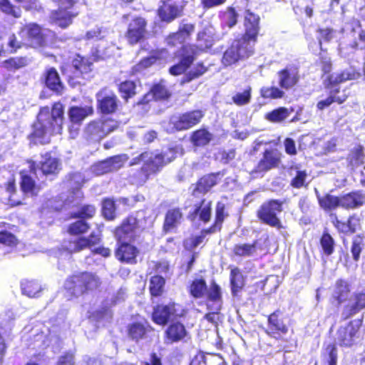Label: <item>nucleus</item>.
Instances as JSON below:
<instances>
[{
    "label": "nucleus",
    "instance_id": "50",
    "mask_svg": "<svg viewBox=\"0 0 365 365\" xmlns=\"http://www.w3.org/2000/svg\"><path fill=\"white\" fill-rule=\"evenodd\" d=\"M96 213V207L92 204H83L78 207L75 212L70 213V219H79L84 221L93 218Z\"/></svg>",
    "mask_w": 365,
    "mask_h": 365
},
{
    "label": "nucleus",
    "instance_id": "14",
    "mask_svg": "<svg viewBox=\"0 0 365 365\" xmlns=\"http://www.w3.org/2000/svg\"><path fill=\"white\" fill-rule=\"evenodd\" d=\"M92 65L88 58L77 55L72 61V66L62 68L61 73L66 76L69 84L75 86L80 83L78 78H82L83 74L91 71Z\"/></svg>",
    "mask_w": 365,
    "mask_h": 365
},
{
    "label": "nucleus",
    "instance_id": "35",
    "mask_svg": "<svg viewBox=\"0 0 365 365\" xmlns=\"http://www.w3.org/2000/svg\"><path fill=\"white\" fill-rule=\"evenodd\" d=\"M183 217L182 212L180 207L169 209L165 215L163 232L168 234L172 232L180 225Z\"/></svg>",
    "mask_w": 365,
    "mask_h": 365
},
{
    "label": "nucleus",
    "instance_id": "12",
    "mask_svg": "<svg viewBox=\"0 0 365 365\" xmlns=\"http://www.w3.org/2000/svg\"><path fill=\"white\" fill-rule=\"evenodd\" d=\"M18 35L25 47H43L46 44V37L43 28L36 23L22 25L18 31Z\"/></svg>",
    "mask_w": 365,
    "mask_h": 365
},
{
    "label": "nucleus",
    "instance_id": "16",
    "mask_svg": "<svg viewBox=\"0 0 365 365\" xmlns=\"http://www.w3.org/2000/svg\"><path fill=\"white\" fill-rule=\"evenodd\" d=\"M117 126L110 118L98 119L88 123L85 129L86 138L93 142H100Z\"/></svg>",
    "mask_w": 365,
    "mask_h": 365
},
{
    "label": "nucleus",
    "instance_id": "6",
    "mask_svg": "<svg viewBox=\"0 0 365 365\" xmlns=\"http://www.w3.org/2000/svg\"><path fill=\"white\" fill-rule=\"evenodd\" d=\"M77 220L70 223L66 228L69 235L77 237L67 241L66 250L70 253H78L91 249L101 241V236L95 232H92L88 237L83 236L90 230V224L86 221Z\"/></svg>",
    "mask_w": 365,
    "mask_h": 365
},
{
    "label": "nucleus",
    "instance_id": "4",
    "mask_svg": "<svg viewBox=\"0 0 365 365\" xmlns=\"http://www.w3.org/2000/svg\"><path fill=\"white\" fill-rule=\"evenodd\" d=\"M331 63L330 61H322L321 62V70L324 74H329L323 82L325 89L328 91V96L317 103V108L323 110L329 108L331 104L336 103L339 105L344 103L348 98L347 95L338 96L340 92L339 84L349 80H353L359 76V73L341 71L334 75L330 74L331 71Z\"/></svg>",
    "mask_w": 365,
    "mask_h": 365
},
{
    "label": "nucleus",
    "instance_id": "13",
    "mask_svg": "<svg viewBox=\"0 0 365 365\" xmlns=\"http://www.w3.org/2000/svg\"><path fill=\"white\" fill-rule=\"evenodd\" d=\"M148 34V21L140 16L135 15L128 21L125 32V38L128 43L134 46L145 41Z\"/></svg>",
    "mask_w": 365,
    "mask_h": 365
},
{
    "label": "nucleus",
    "instance_id": "10",
    "mask_svg": "<svg viewBox=\"0 0 365 365\" xmlns=\"http://www.w3.org/2000/svg\"><path fill=\"white\" fill-rule=\"evenodd\" d=\"M282 158L283 154L277 148L264 149L261 158L250 171V175L254 178H262L271 170L279 168Z\"/></svg>",
    "mask_w": 365,
    "mask_h": 365
},
{
    "label": "nucleus",
    "instance_id": "7",
    "mask_svg": "<svg viewBox=\"0 0 365 365\" xmlns=\"http://www.w3.org/2000/svg\"><path fill=\"white\" fill-rule=\"evenodd\" d=\"M147 221L148 217L140 212L129 214L113 230L115 240L135 241L146 230Z\"/></svg>",
    "mask_w": 365,
    "mask_h": 365
},
{
    "label": "nucleus",
    "instance_id": "57",
    "mask_svg": "<svg viewBox=\"0 0 365 365\" xmlns=\"http://www.w3.org/2000/svg\"><path fill=\"white\" fill-rule=\"evenodd\" d=\"M116 205L113 199L106 197L102 200V215L107 220H113L115 217Z\"/></svg>",
    "mask_w": 365,
    "mask_h": 365
},
{
    "label": "nucleus",
    "instance_id": "56",
    "mask_svg": "<svg viewBox=\"0 0 365 365\" xmlns=\"http://www.w3.org/2000/svg\"><path fill=\"white\" fill-rule=\"evenodd\" d=\"M5 189L6 191L9 194L8 197V204L14 207L16 206L21 205L23 204L21 200H15L14 198V195L16 193V178L13 175L8 181L5 183Z\"/></svg>",
    "mask_w": 365,
    "mask_h": 365
},
{
    "label": "nucleus",
    "instance_id": "43",
    "mask_svg": "<svg viewBox=\"0 0 365 365\" xmlns=\"http://www.w3.org/2000/svg\"><path fill=\"white\" fill-rule=\"evenodd\" d=\"M117 90L125 103H128L130 98L135 97L138 93L136 83L132 80H125L120 82L117 84Z\"/></svg>",
    "mask_w": 365,
    "mask_h": 365
},
{
    "label": "nucleus",
    "instance_id": "51",
    "mask_svg": "<svg viewBox=\"0 0 365 365\" xmlns=\"http://www.w3.org/2000/svg\"><path fill=\"white\" fill-rule=\"evenodd\" d=\"M208 71V67L202 61L197 62L193 69L188 71L180 80V85L188 83L200 78Z\"/></svg>",
    "mask_w": 365,
    "mask_h": 365
},
{
    "label": "nucleus",
    "instance_id": "27",
    "mask_svg": "<svg viewBox=\"0 0 365 365\" xmlns=\"http://www.w3.org/2000/svg\"><path fill=\"white\" fill-rule=\"evenodd\" d=\"M212 201H207L205 198L201 199L194 205V208L190 211L187 217L190 220L197 219L199 221L207 224L210 221L212 217Z\"/></svg>",
    "mask_w": 365,
    "mask_h": 365
},
{
    "label": "nucleus",
    "instance_id": "9",
    "mask_svg": "<svg viewBox=\"0 0 365 365\" xmlns=\"http://www.w3.org/2000/svg\"><path fill=\"white\" fill-rule=\"evenodd\" d=\"M284 202L270 199L264 202L256 212V216L263 224L278 230L283 227L278 215L283 211Z\"/></svg>",
    "mask_w": 365,
    "mask_h": 365
},
{
    "label": "nucleus",
    "instance_id": "18",
    "mask_svg": "<svg viewBox=\"0 0 365 365\" xmlns=\"http://www.w3.org/2000/svg\"><path fill=\"white\" fill-rule=\"evenodd\" d=\"M363 319L349 321L346 325L341 326L337 330V341L341 346H351L356 339L359 338L360 329Z\"/></svg>",
    "mask_w": 365,
    "mask_h": 365
},
{
    "label": "nucleus",
    "instance_id": "5",
    "mask_svg": "<svg viewBox=\"0 0 365 365\" xmlns=\"http://www.w3.org/2000/svg\"><path fill=\"white\" fill-rule=\"evenodd\" d=\"M101 284V278L94 272H75L66 277L63 289L68 299L72 300L99 290Z\"/></svg>",
    "mask_w": 365,
    "mask_h": 365
},
{
    "label": "nucleus",
    "instance_id": "38",
    "mask_svg": "<svg viewBox=\"0 0 365 365\" xmlns=\"http://www.w3.org/2000/svg\"><path fill=\"white\" fill-rule=\"evenodd\" d=\"M118 103L117 96L111 93L97 99V108L102 114H112L118 110Z\"/></svg>",
    "mask_w": 365,
    "mask_h": 365
},
{
    "label": "nucleus",
    "instance_id": "64",
    "mask_svg": "<svg viewBox=\"0 0 365 365\" xmlns=\"http://www.w3.org/2000/svg\"><path fill=\"white\" fill-rule=\"evenodd\" d=\"M308 174L305 170H297L295 176L291 180L289 185L295 189L307 187L308 183L306 182Z\"/></svg>",
    "mask_w": 365,
    "mask_h": 365
},
{
    "label": "nucleus",
    "instance_id": "32",
    "mask_svg": "<svg viewBox=\"0 0 365 365\" xmlns=\"http://www.w3.org/2000/svg\"><path fill=\"white\" fill-rule=\"evenodd\" d=\"M42 81L50 91L54 92L57 95L62 94L64 86L61 81L59 74L55 68L51 67L44 71L42 76Z\"/></svg>",
    "mask_w": 365,
    "mask_h": 365
},
{
    "label": "nucleus",
    "instance_id": "62",
    "mask_svg": "<svg viewBox=\"0 0 365 365\" xmlns=\"http://www.w3.org/2000/svg\"><path fill=\"white\" fill-rule=\"evenodd\" d=\"M207 228L202 229L199 235L192 237L190 242H183L184 248L187 251H192L194 248L200 245L205 240L206 235L212 234V232H207Z\"/></svg>",
    "mask_w": 365,
    "mask_h": 365
},
{
    "label": "nucleus",
    "instance_id": "36",
    "mask_svg": "<svg viewBox=\"0 0 365 365\" xmlns=\"http://www.w3.org/2000/svg\"><path fill=\"white\" fill-rule=\"evenodd\" d=\"M279 85L281 88L289 90L292 88L299 81V72L296 70L286 67L278 71Z\"/></svg>",
    "mask_w": 365,
    "mask_h": 365
},
{
    "label": "nucleus",
    "instance_id": "21",
    "mask_svg": "<svg viewBox=\"0 0 365 365\" xmlns=\"http://www.w3.org/2000/svg\"><path fill=\"white\" fill-rule=\"evenodd\" d=\"M42 160L37 164V168L43 176L49 180L56 179L62 170V163L59 158L53 157L51 152L41 154Z\"/></svg>",
    "mask_w": 365,
    "mask_h": 365
},
{
    "label": "nucleus",
    "instance_id": "11",
    "mask_svg": "<svg viewBox=\"0 0 365 365\" xmlns=\"http://www.w3.org/2000/svg\"><path fill=\"white\" fill-rule=\"evenodd\" d=\"M289 324L286 322L282 312L277 309L267 316V326L264 333L277 341L287 342Z\"/></svg>",
    "mask_w": 365,
    "mask_h": 365
},
{
    "label": "nucleus",
    "instance_id": "53",
    "mask_svg": "<svg viewBox=\"0 0 365 365\" xmlns=\"http://www.w3.org/2000/svg\"><path fill=\"white\" fill-rule=\"evenodd\" d=\"M319 245L322 247L321 254L326 256L331 255L335 250V241L333 237L327 231L324 230L320 238Z\"/></svg>",
    "mask_w": 365,
    "mask_h": 365
},
{
    "label": "nucleus",
    "instance_id": "19",
    "mask_svg": "<svg viewBox=\"0 0 365 365\" xmlns=\"http://www.w3.org/2000/svg\"><path fill=\"white\" fill-rule=\"evenodd\" d=\"M197 56V53L193 45L181 46L178 55L180 61L170 67L169 73L175 76L185 73L193 63Z\"/></svg>",
    "mask_w": 365,
    "mask_h": 365
},
{
    "label": "nucleus",
    "instance_id": "41",
    "mask_svg": "<svg viewBox=\"0 0 365 365\" xmlns=\"http://www.w3.org/2000/svg\"><path fill=\"white\" fill-rule=\"evenodd\" d=\"M246 277L244 276L241 270L237 267H232L230 273V284L231 293L233 297H236L245 287Z\"/></svg>",
    "mask_w": 365,
    "mask_h": 365
},
{
    "label": "nucleus",
    "instance_id": "52",
    "mask_svg": "<svg viewBox=\"0 0 365 365\" xmlns=\"http://www.w3.org/2000/svg\"><path fill=\"white\" fill-rule=\"evenodd\" d=\"M294 111V108H291L290 110L285 107H279L274 109L264 115V118L267 120L277 123H281L287 119L290 113Z\"/></svg>",
    "mask_w": 365,
    "mask_h": 365
},
{
    "label": "nucleus",
    "instance_id": "42",
    "mask_svg": "<svg viewBox=\"0 0 365 365\" xmlns=\"http://www.w3.org/2000/svg\"><path fill=\"white\" fill-rule=\"evenodd\" d=\"M165 279L160 274H154L149 279L148 290L151 298L162 297L165 292Z\"/></svg>",
    "mask_w": 365,
    "mask_h": 365
},
{
    "label": "nucleus",
    "instance_id": "25",
    "mask_svg": "<svg viewBox=\"0 0 365 365\" xmlns=\"http://www.w3.org/2000/svg\"><path fill=\"white\" fill-rule=\"evenodd\" d=\"M78 15V12L71 8L58 6V9L51 11L49 21L61 29H66L72 24L73 19Z\"/></svg>",
    "mask_w": 365,
    "mask_h": 365
},
{
    "label": "nucleus",
    "instance_id": "23",
    "mask_svg": "<svg viewBox=\"0 0 365 365\" xmlns=\"http://www.w3.org/2000/svg\"><path fill=\"white\" fill-rule=\"evenodd\" d=\"M221 175H222L220 172L202 175L195 183L192 184L191 195L197 197L200 195H206L219 183Z\"/></svg>",
    "mask_w": 365,
    "mask_h": 365
},
{
    "label": "nucleus",
    "instance_id": "45",
    "mask_svg": "<svg viewBox=\"0 0 365 365\" xmlns=\"http://www.w3.org/2000/svg\"><path fill=\"white\" fill-rule=\"evenodd\" d=\"M319 207L324 211H332L341 207V196L326 193L323 195H317Z\"/></svg>",
    "mask_w": 365,
    "mask_h": 365
},
{
    "label": "nucleus",
    "instance_id": "47",
    "mask_svg": "<svg viewBox=\"0 0 365 365\" xmlns=\"http://www.w3.org/2000/svg\"><path fill=\"white\" fill-rule=\"evenodd\" d=\"M364 147L361 144L356 145L351 148L346 157L347 163L351 167H357L364 163Z\"/></svg>",
    "mask_w": 365,
    "mask_h": 365
},
{
    "label": "nucleus",
    "instance_id": "22",
    "mask_svg": "<svg viewBox=\"0 0 365 365\" xmlns=\"http://www.w3.org/2000/svg\"><path fill=\"white\" fill-rule=\"evenodd\" d=\"M177 304L170 302L167 304H158L155 305L151 314L152 321L160 326H165L179 316L176 309Z\"/></svg>",
    "mask_w": 365,
    "mask_h": 365
},
{
    "label": "nucleus",
    "instance_id": "2",
    "mask_svg": "<svg viewBox=\"0 0 365 365\" xmlns=\"http://www.w3.org/2000/svg\"><path fill=\"white\" fill-rule=\"evenodd\" d=\"M64 120V106L60 102H54L51 109L48 106L41 107L37 118L32 125V131L29 134L30 144H46L47 134L54 135L61 134Z\"/></svg>",
    "mask_w": 365,
    "mask_h": 365
},
{
    "label": "nucleus",
    "instance_id": "34",
    "mask_svg": "<svg viewBox=\"0 0 365 365\" xmlns=\"http://www.w3.org/2000/svg\"><path fill=\"white\" fill-rule=\"evenodd\" d=\"M163 51L164 50L154 51L151 55L141 58L136 64L131 67L129 75L135 76L162 60Z\"/></svg>",
    "mask_w": 365,
    "mask_h": 365
},
{
    "label": "nucleus",
    "instance_id": "33",
    "mask_svg": "<svg viewBox=\"0 0 365 365\" xmlns=\"http://www.w3.org/2000/svg\"><path fill=\"white\" fill-rule=\"evenodd\" d=\"M214 140V135L206 126H201L191 132L190 142L194 148H205Z\"/></svg>",
    "mask_w": 365,
    "mask_h": 365
},
{
    "label": "nucleus",
    "instance_id": "61",
    "mask_svg": "<svg viewBox=\"0 0 365 365\" xmlns=\"http://www.w3.org/2000/svg\"><path fill=\"white\" fill-rule=\"evenodd\" d=\"M196 40L200 50L210 49L213 46V38L206 29H202L197 33Z\"/></svg>",
    "mask_w": 365,
    "mask_h": 365
},
{
    "label": "nucleus",
    "instance_id": "30",
    "mask_svg": "<svg viewBox=\"0 0 365 365\" xmlns=\"http://www.w3.org/2000/svg\"><path fill=\"white\" fill-rule=\"evenodd\" d=\"M365 309V292H356L352 302L346 304L341 312V318L346 320Z\"/></svg>",
    "mask_w": 365,
    "mask_h": 365
},
{
    "label": "nucleus",
    "instance_id": "20",
    "mask_svg": "<svg viewBox=\"0 0 365 365\" xmlns=\"http://www.w3.org/2000/svg\"><path fill=\"white\" fill-rule=\"evenodd\" d=\"M173 93L166 85L165 79H160L158 82L154 83L150 90L145 93L136 103L137 105H146L151 101H167Z\"/></svg>",
    "mask_w": 365,
    "mask_h": 365
},
{
    "label": "nucleus",
    "instance_id": "40",
    "mask_svg": "<svg viewBox=\"0 0 365 365\" xmlns=\"http://www.w3.org/2000/svg\"><path fill=\"white\" fill-rule=\"evenodd\" d=\"M93 112L92 106H86L84 107L73 106L69 108L68 115L69 120L73 124L80 125L86 118L93 115Z\"/></svg>",
    "mask_w": 365,
    "mask_h": 365
},
{
    "label": "nucleus",
    "instance_id": "46",
    "mask_svg": "<svg viewBox=\"0 0 365 365\" xmlns=\"http://www.w3.org/2000/svg\"><path fill=\"white\" fill-rule=\"evenodd\" d=\"M257 240H254L252 243H239L235 244L232 247V254L237 257H250L253 256L257 250Z\"/></svg>",
    "mask_w": 365,
    "mask_h": 365
},
{
    "label": "nucleus",
    "instance_id": "44",
    "mask_svg": "<svg viewBox=\"0 0 365 365\" xmlns=\"http://www.w3.org/2000/svg\"><path fill=\"white\" fill-rule=\"evenodd\" d=\"M228 216L226 212L225 205L222 202H217L215 206V220L213 223L207 227V232H220L222 230V224L225 218Z\"/></svg>",
    "mask_w": 365,
    "mask_h": 365
},
{
    "label": "nucleus",
    "instance_id": "15",
    "mask_svg": "<svg viewBox=\"0 0 365 365\" xmlns=\"http://www.w3.org/2000/svg\"><path fill=\"white\" fill-rule=\"evenodd\" d=\"M29 170H21L19 173L20 176L19 186L22 193L26 195L36 196L41 190V185L36 182L31 174H36L37 163L32 159H27Z\"/></svg>",
    "mask_w": 365,
    "mask_h": 365
},
{
    "label": "nucleus",
    "instance_id": "28",
    "mask_svg": "<svg viewBox=\"0 0 365 365\" xmlns=\"http://www.w3.org/2000/svg\"><path fill=\"white\" fill-rule=\"evenodd\" d=\"M341 196V207L345 210L359 209L365 205V193L361 190H355Z\"/></svg>",
    "mask_w": 365,
    "mask_h": 365
},
{
    "label": "nucleus",
    "instance_id": "59",
    "mask_svg": "<svg viewBox=\"0 0 365 365\" xmlns=\"http://www.w3.org/2000/svg\"><path fill=\"white\" fill-rule=\"evenodd\" d=\"M364 248L363 237L360 235H355L352 240L350 247V252L353 260L356 263L359 261L361 254Z\"/></svg>",
    "mask_w": 365,
    "mask_h": 365
},
{
    "label": "nucleus",
    "instance_id": "48",
    "mask_svg": "<svg viewBox=\"0 0 365 365\" xmlns=\"http://www.w3.org/2000/svg\"><path fill=\"white\" fill-rule=\"evenodd\" d=\"M207 291V282L202 277L194 279L188 287V292L194 299H201L204 297Z\"/></svg>",
    "mask_w": 365,
    "mask_h": 365
},
{
    "label": "nucleus",
    "instance_id": "17",
    "mask_svg": "<svg viewBox=\"0 0 365 365\" xmlns=\"http://www.w3.org/2000/svg\"><path fill=\"white\" fill-rule=\"evenodd\" d=\"M114 249L115 259L122 264H135L140 254V249L133 244L135 241L127 240H115Z\"/></svg>",
    "mask_w": 365,
    "mask_h": 365
},
{
    "label": "nucleus",
    "instance_id": "49",
    "mask_svg": "<svg viewBox=\"0 0 365 365\" xmlns=\"http://www.w3.org/2000/svg\"><path fill=\"white\" fill-rule=\"evenodd\" d=\"M21 289L24 295L33 298L38 297L43 289L37 280L26 279L21 282Z\"/></svg>",
    "mask_w": 365,
    "mask_h": 365
},
{
    "label": "nucleus",
    "instance_id": "29",
    "mask_svg": "<svg viewBox=\"0 0 365 365\" xmlns=\"http://www.w3.org/2000/svg\"><path fill=\"white\" fill-rule=\"evenodd\" d=\"M127 159L125 155H115L107 160L99 161L92 165V172L96 175H102L110 172L113 168H120Z\"/></svg>",
    "mask_w": 365,
    "mask_h": 365
},
{
    "label": "nucleus",
    "instance_id": "8",
    "mask_svg": "<svg viewBox=\"0 0 365 365\" xmlns=\"http://www.w3.org/2000/svg\"><path fill=\"white\" fill-rule=\"evenodd\" d=\"M202 109L188 110L172 115L165 123V131L168 134L186 131L199 125L205 117Z\"/></svg>",
    "mask_w": 365,
    "mask_h": 365
},
{
    "label": "nucleus",
    "instance_id": "58",
    "mask_svg": "<svg viewBox=\"0 0 365 365\" xmlns=\"http://www.w3.org/2000/svg\"><path fill=\"white\" fill-rule=\"evenodd\" d=\"M238 16L239 15L234 7H227L222 16L223 27L228 29L234 27L238 22Z\"/></svg>",
    "mask_w": 365,
    "mask_h": 365
},
{
    "label": "nucleus",
    "instance_id": "60",
    "mask_svg": "<svg viewBox=\"0 0 365 365\" xmlns=\"http://www.w3.org/2000/svg\"><path fill=\"white\" fill-rule=\"evenodd\" d=\"M259 93L264 99H279L284 96V92L277 86H263Z\"/></svg>",
    "mask_w": 365,
    "mask_h": 365
},
{
    "label": "nucleus",
    "instance_id": "3",
    "mask_svg": "<svg viewBox=\"0 0 365 365\" xmlns=\"http://www.w3.org/2000/svg\"><path fill=\"white\" fill-rule=\"evenodd\" d=\"M178 153L177 146L169 147L164 152L153 153L145 150L129 163L130 166L137 165L143 163V165L131 175L133 183L137 186H143L151 175L159 173L163 168L172 163Z\"/></svg>",
    "mask_w": 365,
    "mask_h": 365
},
{
    "label": "nucleus",
    "instance_id": "55",
    "mask_svg": "<svg viewBox=\"0 0 365 365\" xmlns=\"http://www.w3.org/2000/svg\"><path fill=\"white\" fill-rule=\"evenodd\" d=\"M0 11L14 19H19L22 14L20 6L14 4L10 0H0Z\"/></svg>",
    "mask_w": 365,
    "mask_h": 365
},
{
    "label": "nucleus",
    "instance_id": "54",
    "mask_svg": "<svg viewBox=\"0 0 365 365\" xmlns=\"http://www.w3.org/2000/svg\"><path fill=\"white\" fill-rule=\"evenodd\" d=\"M252 87L245 86L242 91L236 92L232 96V101L237 106H243L250 103L252 99Z\"/></svg>",
    "mask_w": 365,
    "mask_h": 365
},
{
    "label": "nucleus",
    "instance_id": "24",
    "mask_svg": "<svg viewBox=\"0 0 365 365\" xmlns=\"http://www.w3.org/2000/svg\"><path fill=\"white\" fill-rule=\"evenodd\" d=\"M154 330L148 321H135L126 326V335L129 340L138 343L150 338Z\"/></svg>",
    "mask_w": 365,
    "mask_h": 365
},
{
    "label": "nucleus",
    "instance_id": "63",
    "mask_svg": "<svg viewBox=\"0 0 365 365\" xmlns=\"http://www.w3.org/2000/svg\"><path fill=\"white\" fill-rule=\"evenodd\" d=\"M195 30V24L194 23L190 22H185L182 21L179 26L178 30L176 31L180 37L185 42L189 40L191 36L193 34Z\"/></svg>",
    "mask_w": 365,
    "mask_h": 365
},
{
    "label": "nucleus",
    "instance_id": "1",
    "mask_svg": "<svg viewBox=\"0 0 365 365\" xmlns=\"http://www.w3.org/2000/svg\"><path fill=\"white\" fill-rule=\"evenodd\" d=\"M244 33L233 40L225 51L222 57L224 66H231L239 61H244L255 53V45L257 42L260 31V17L250 9H246L244 14Z\"/></svg>",
    "mask_w": 365,
    "mask_h": 365
},
{
    "label": "nucleus",
    "instance_id": "31",
    "mask_svg": "<svg viewBox=\"0 0 365 365\" xmlns=\"http://www.w3.org/2000/svg\"><path fill=\"white\" fill-rule=\"evenodd\" d=\"M156 14L161 22L170 24L182 16L183 9L180 6L164 2L158 8Z\"/></svg>",
    "mask_w": 365,
    "mask_h": 365
},
{
    "label": "nucleus",
    "instance_id": "26",
    "mask_svg": "<svg viewBox=\"0 0 365 365\" xmlns=\"http://www.w3.org/2000/svg\"><path fill=\"white\" fill-rule=\"evenodd\" d=\"M351 293V283L344 279H338L334 285L331 296V303L337 308L349 299Z\"/></svg>",
    "mask_w": 365,
    "mask_h": 365
},
{
    "label": "nucleus",
    "instance_id": "37",
    "mask_svg": "<svg viewBox=\"0 0 365 365\" xmlns=\"http://www.w3.org/2000/svg\"><path fill=\"white\" fill-rule=\"evenodd\" d=\"M187 335L185 326L179 322L171 323L165 331V341L168 344H173L182 340Z\"/></svg>",
    "mask_w": 365,
    "mask_h": 365
},
{
    "label": "nucleus",
    "instance_id": "39",
    "mask_svg": "<svg viewBox=\"0 0 365 365\" xmlns=\"http://www.w3.org/2000/svg\"><path fill=\"white\" fill-rule=\"evenodd\" d=\"M29 62L30 61L26 56H12L1 61L0 66L7 72L15 73L27 67Z\"/></svg>",
    "mask_w": 365,
    "mask_h": 365
}]
</instances>
